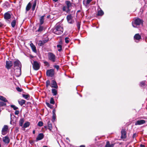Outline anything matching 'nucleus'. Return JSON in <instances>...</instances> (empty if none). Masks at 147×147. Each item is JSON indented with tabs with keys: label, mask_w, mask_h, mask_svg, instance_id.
<instances>
[{
	"label": "nucleus",
	"mask_w": 147,
	"mask_h": 147,
	"mask_svg": "<svg viewBox=\"0 0 147 147\" xmlns=\"http://www.w3.org/2000/svg\"><path fill=\"white\" fill-rule=\"evenodd\" d=\"M104 14V12L102 10V16Z\"/></svg>",
	"instance_id": "obj_55"
},
{
	"label": "nucleus",
	"mask_w": 147,
	"mask_h": 147,
	"mask_svg": "<svg viewBox=\"0 0 147 147\" xmlns=\"http://www.w3.org/2000/svg\"><path fill=\"white\" fill-rule=\"evenodd\" d=\"M16 21L15 20H13L11 23V26L12 27L14 28L16 25Z\"/></svg>",
	"instance_id": "obj_26"
},
{
	"label": "nucleus",
	"mask_w": 147,
	"mask_h": 147,
	"mask_svg": "<svg viewBox=\"0 0 147 147\" xmlns=\"http://www.w3.org/2000/svg\"><path fill=\"white\" fill-rule=\"evenodd\" d=\"M50 102L51 104H54L55 103V101L53 98H51L50 99Z\"/></svg>",
	"instance_id": "obj_39"
},
{
	"label": "nucleus",
	"mask_w": 147,
	"mask_h": 147,
	"mask_svg": "<svg viewBox=\"0 0 147 147\" xmlns=\"http://www.w3.org/2000/svg\"><path fill=\"white\" fill-rule=\"evenodd\" d=\"M15 114L18 115L19 113V111H16L15 113Z\"/></svg>",
	"instance_id": "obj_49"
},
{
	"label": "nucleus",
	"mask_w": 147,
	"mask_h": 147,
	"mask_svg": "<svg viewBox=\"0 0 147 147\" xmlns=\"http://www.w3.org/2000/svg\"><path fill=\"white\" fill-rule=\"evenodd\" d=\"M44 63H45V65H48V64H49V63H48V62H46H46H44Z\"/></svg>",
	"instance_id": "obj_51"
},
{
	"label": "nucleus",
	"mask_w": 147,
	"mask_h": 147,
	"mask_svg": "<svg viewBox=\"0 0 147 147\" xmlns=\"http://www.w3.org/2000/svg\"><path fill=\"white\" fill-rule=\"evenodd\" d=\"M25 100H18V103L21 106H22L25 102Z\"/></svg>",
	"instance_id": "obj_23"
},
{
	"label": "nucleus",
	"mask_w": 147,
	"mask_h": 147,
	"mask_svg": "<svg viewBox=\"0 0 147 147\" xmlns=\"http://www.w3.org/2000/svg\"><path fill=\"white\" fill-rule=\"evenodd\" d=\"M80 147H85V146L84 145H81L80 146Z\"/></svg>",
	"instance_id": "obj_57"
},
{
	"label": "nucleus",
	"mask_w": 147,
	"mask_h": 147,
	"mask_svg": "<svg viewBox=\"0 0 147 147\" xmlns=\"http://www.w3.org/2000/svg\"><path fill=\"white\" fill-rule=\"evenodd\" d=\"M13 64L14 67H17V69L18 70V73L17 74V76H18L21 74V63L19 60H16L14 62Z\"/></svg>",
	"instance_id": "obj_3"
},
{
	"label": "nucleus",
	"mask_w": 147,
	"mask_h": 147,
	"mask_svg": "<svg viewBox=\"0 0 147 147\" xmlns=\"http://www.w3.org/2000/svg\"><path fill=\"white\" fill-rule=\"evenodd\" d=\"M7 129H8L7 126L6 125H5L2 130V134L4 135H5L7 131Z\"/></svg>",
	"instance_id": "obj_12"
},
{
	"label": "nucleus",
	"mask_w": 147,
	"mask_h": 147,
	"mask_svg": "<svg viewBox=\"0 0 147 147\" xmlns=\"http://www.w3.org/2000/svg\"><path fill=\"white\" fill-rule=\"evenodd\" d=\"M63 11H66L68 12L69 11V9H68V8L66 6H64L63 8Z\"/></svg>",
	"instance_id": "obj_28"
},
{
	"label": "nucleus",
	"mask_w": 147,
	"mask_h": 147,
	"mask_svg": "<svg viewBox=\"0 0 147 147\" xmlns=\"http://www.w3.org/2000/svg\"><path fill=\"white\" fill-rule=\"evenodd\" d=\"M36 3V0H35L34 2V4L33 5L32 9L33 11L34 10Z\"/></svg>",
	"instance_id": "obj_27"
},
{
	"label": "nucleus",
	"mask_w": 147,
	"mask_h": 147,
	"mask_svg": "<svg viewBox=\"0 0 147 147\" xmlns=\"http://www.w3.org/2000/svg\"><path fill=\"white\" fill-rule=\"evenodd\" d=\"M4 18L7 22L9 23L10 22L9 21V20L11 18V15L9 13L7 12L5 13L4 15Z\"/></svg>",
	"instance_id": "obj_7"
},
{
	"label": "nucleus",
	"mask_w": 147,
	"mask_h": 147,
	"mask_svg": "<svg viewBox=\"0 0 147 147\" xmlns=\"http://www.w3.org/2000/svg\"><path fill=\"white\" fill-rule=\"evenodd\" d=\"M13 63L11 61H6V67L7 69H9L12 66Z\"/></svg>",
	"instance_id": "obj_10"
},
{
	"label": "nucleus",
	"mask_w": 147,
	"mask_h": 147,
	"mask_svg": "<svg viewBox=\"0 0 147 147\" xmlns=\"http://www.w3.org/2000/svg\"><path fill=\"white\" fill-rule=\"evenodd\" d=\"M45 44L44 42H43L42 40H40L39 41L38 44L40 46H42Z\"/></svg>",
	"instance_id": "obj_33"
},
{
	"label": "nucleus",
	"mask_w": 147,
	"mask_h": 147,
	"mask_svg": "<svg viewBox=\"0 0 147 147\" xmlns=\"http://www.w3.org/2000/svg\"><path fill=\"white\" fill-rule=\"evenodd\" d=\"M44 16H42L40 17V24L41 25L43 23H44Z\"/></svg>",
	"instance_id": "obj_25"
},
{
	"label": "nucleus",
	"mask_w": 147,
	"mask_h": 147,
	"mask_svg": "<svg viewBox=\"0 0 147 147\" xmlns=\"http://www.w3.org/2000/svg\"><path fill=\"white\" fill-rule=\"evenodd\" d=\"M52 91L54 95H56L57 94V91L55 89H52Z\"/></svg>",
	"instance_id": "obj_31"
},
{
	"label": "nucleus",
	"mask_w": 147,
	"mask_h": 147,
	"mask_svg": "<svg viewBox=\"0 0 147 147\" xmlns=\"http://www.w3.org/2000/svg\"><path fill=\"white\" fill-rule=\"evenodd\" d=\"M23 97L26 99H28L30 97V96L29 94H22Z\"/></svg>",
	"instance_id": "obj_29"
},
{
	"label": "nucleus",
	"mask_w": 147,
	"mask_h": 147,
	"mask_svg": "<svg viewBox=\"0 0 147 147\" xmlns=\"http://www.w3.org/2000/svg\"><path fill=\"white\" fill-rule=\"evenodd\" d=\"M16 89L19 92H21L22 90V89H21L19 87H16Z\"/></svg>",
	"instance_id": "obj_41"
},
{
	"label": "nucleus",
	"mask_w": 147,
	"mask_h": 147,
	"mask_svg": "<svg viewBox=\"0 0 147 147\" xmlns=\"http://www.w3.org/2000/svg\"><path fill=\"white\" fill-rule=\"evenodd\" d=\"M25 128L24 127V126L22 128V129L23 130H25Z\"/></svg>",
	"instance_id": "obj_56"
},
{
	"label": "nucleus",
	"mask_w": 147,
	"mask_h": 147,
	"mask_svg": "<svg viewBox=\"0 0 147 147\" xmlns=\"http://www.w3.org/2000/svg\"><path fill=\"white\" fill-rule=\"evenodd\" d=\"M114 144H110V142L108 141L107 142L106 144L105 145V147H114Z\"/></svg>",
	"instance_id": "obj_17"
},
{
	"label": "nucleus",
	"mask_w": 147,
	"mask_h": 147,
	"mask_svg": "<svg viewBox=\"0 0 147 147\" xmlns=\"http://www.w3.org/2000/svg\"><path fill=\"white\" fill-rule=\"evenodd\" d=\"M50 81L48 80L46 81V86L47 87H48V86L50 85Z\"/></svg>",
	"instance_id": "obj_44"
},
{
	"label": "nucleus",
	"mask_w": 147,
	"mask_h": 147,
	"mask_svg": "<svg viewBox=\"0 0 147 147\" xmlns=\"http://www.w3.org/2000/svg\"><path fill=\"white\" fill-rule=\"evenodd\" d=\"M67 20L68 22L70 24H72L74 20H72V16L71 15H68L67 16Z\"/></svg>",
	"instance_id": "obj_11"
},
{
	"label": "nucleus",
	"mask_w": 147,
	"mask_h": 147,
	"mask_svg": "<svg viewBox=\"0 0 147 147\" xmlns=\"http://www.w3.org/2000/svg\"><path fill=\"white\" fill-rule=\"evenodd\" d=\"M30 125V123L29 122H27L25 123L24 125V127H27L29 126Z\"/></svg>",
	"instance_id": "obj_30"
},
{
	"label": "nucleus",
	"mask_w": 147,
	"mask_h": 147,
	"mask_svg": "<svg viewBox=\"0 0 147 147\" xmlns=\"http://www.w3.org/2000/svg\"><path fill=\"white\" fill-rule=\"evenodd\" d=\"M121 139H125L126 138V132L125 129H122L121 131Z\"/></svg>",
	"instance_id": "obj_9"
},
{
	"label": "nucleus",
	"mask_w": 147,
	"mask_h": 147,
	"mask_svg": "<svg viewBox=\"0 0 147 147\" xmlns=\"http://www.w3.org/2000/svg\"><path fill=\"white\" fill-rule=\"evenodd\" d=\"M32 64L33 68L34 70H36L39 69L40 65L39 63L37 61H34Z\"/></svg>",
	"instance_id": "obj_5"
},
{
	"label": "nucleus",
	"mask_w": 147,
	"mask_h": 147,
	"mask_svg": "<svg viewBox=\"0 0 147 147\" xmlns=\"http://www.w3.org/2000/svg\"><path fill=\"white\" fill-rule=\"evenodd\" d=\"M66 140H69V139L68 138H66Z\"/></svg>",
	"instance_id": "obj_61"
},
{
	"label": "nucleus",
	"mask_w": 147,
	"mask_h": 147,
	"mask_svg": "<svg viewBox=\"0 0 147 147\" xmlns=\"http://www.w3.org/2000/svg\"><path fill=\"white\" fill-rule=\"evenodd\" d=\"M136 136V134H133V138H134Z\"/></svg>",
	"instance_id": "obj_53"
},
{
	"label": "nucleus",
	"mask_w": 147,
	"mask_h": 147,
	"mask_svg": "<svg viewBox=\"0 0 147 147\" xmlns=\"http://www.w3.org/2000/svg\"><path fill=\"white\" fill-rule=\"evenodd\" d=\"M65 42L66 43H67L69 42L70 39L68 37H65Z\"/></svg>",
	"instance_id": "obj_38"
},
{
	"label": "nucleus",
	"mask_w": 147,
	"mask_h": 147,
	"mask_svg": "<svg viewBox=\"0 0 147 147\" xmlns=\"http://www.w3.org/2000/svg\"><path fill=\"white\" fill-rule=\"evenodd\" d=\"M53 1H55V2H56L58 1V0H53Z\"/></svg>",
	"instance_id": "obj_58"
},
{
	"label": "nucleus",
	"mask_w": 147,
	"mask_h": 147,
	"mask_svg": "<svg viewBox=\"0 0 147 147\" xmlns=\"http://www.w3.org/2000/svg\"><path fill=\"white\" fill-rule=\"evenodd\" d=\"M43 124V122L41 121H40L38 123V126L41 127L42 126Z\"/></svg>",
	"instance_id": "obj_40"
},
{
	"label": "nucleus",
	"mask_w": 147,
	"mask_h": 147,
	"mask_svg": "<svg viewBox=\"0 0 147 147\" xmlns=\"http://www.w3.org/2000/svg\"><path fill=\"white\" fill-rule=\"evenodd\" d=\"M51 86L52 88H58V86L56 82L54 80L52 81V83Z\"/></svg>",
	"instance_id": "obj_15"
},
{
	"label": "nucleus",
	"mask_w": 147,
	"mask_h": 147,
	"mask_svg": "<svg viewBox=\"0 0 147 147\" xmlns=\"http://www.w3.org/2000/svg\"><path fill=\"white\" fill-rule=\"evenodd\" d=\"M65 3L67 5L66 7H67L68 9H69L70 7L71 6V4L70 1H66Z\"/></svg>",
	"instance_id": "obj_22"
},
{
	"label": "nucleus",
	"mask_w": 147,
	"mask_h": 147,
	"mask_svg": "<svg viewBox=\"0 0 147 147\" xmlns=\"http://www.w3.org/2000/svg\"><path fill=\"white\" fill-rule=\"evenodd\" d=\"M24 122V120L23 119H21L20 121V123H19V125H20L22 126L23 123Z\"/></svg>",
	"instance_id": "obj_32"
},
{
	"label": "nucleus",
	"mask_w": 147,
	"mask_h": 147,
	"mask_svg": "<svg viewBox=\"0 0 147 147\" xmlns=\"http://www.w3.org/2000/svg\"><path fill=\"white\" fill-rule=\"evenodd\" d=\"M44 137V135L42 133L39 134L36 138V141L40 140H42Z\"/></svg>",
	"instance_id": "obj_14"
},
{
	"label": "nucleus",
	"mask_w": 147,
	"mask_h": 147,
	"mask_svg": "<svg viewBox=\"0 0 147 147\" xmlns=\"http://www.w3.org/2000/svg\"><path fill=\"white\" fill-rule=\"evenodd\" d=\"M80 23L79 22H78L77 24V26L78 29H79L80 28Z\"/></svg>",
	"instance_id": "obj_47"
},
{
	"label": "nucleus",
	"mask_w": 147,
	"mask_h": 147,
	"mask_svg": "<svg viewBox=\"0 0 147 147\" xmlns=\"http://www.w3.org/2000/svg\"><path fill=\"white\" fill-rule=\"evenodd\" d=\"M31 5L30 3H29L26 8V13H27V11H29L30 9Z\"/></svg>",
	"instance_id": "obj_20"
},
{
	"label": "nucleus",
	"mask_w": 147,
	"mask_h": 147,
	"mask_svg": "<svg viewBox=\"0 0 147 147\" xmlns=\"http://www.w3.org/2000/svg\"><path fill=\"white\" fill-rule=\"evenodd\" d=\"M143 21L138 18H135L132 22V24L134 28H137V26L142 25Z\"/></svg>",
	"instance_id": "obj_1"
},
{
	"label": "nucleus",
	"mask_w": 147,
	"mask_h": 147,
	"mask_svg": "<svg viewBox=\"0 0 147 147\" xmlns=\"http://www.w3.org/2000/svg\"><path fill=\"white\" fill-rule=\"evenodd\" d=\"M146 123V121L144 120H140L137 121L135 123V125H140L144 124Z\"/></svg>",
	"instance_id": "obj_8"
},
{
	"label": "nucleus",
	"mask_w": 147,
	"mask_h": 147,
	"mask_svg": "<svg viewBox=\"0 0 147 147\" xmlns=\"http://www.w3.org/2000/svg\"><path fill=\"white\" fill-rule=\"evenodd\" d=\"M54 67L56 68L57 70H58L59 68V66L58 65H55L54 66Z\"/></svg>",
	"instance_id": "obj_48"
},
{
	"label": "nucleus",
	"mask_w": 147,
	"mask_h": 147,
	"mask_svg": "<svg viewBox=\"0 0 147 147\" xmlns=\"http://www.w3.org/2000/svg\"><path fill=\"white\" fill-rule=\"evenodd\" d=\"M136 41V42H138L137 41Z\"/></svg>",
	"instance_id": "obj_62"
},
{
	"label": "nucleus",
	"mask_w": 147,
	"mask_h": 147,
	"mask_svg": "<svg viewBox=\"0 0 147 147\" xmlns=\"http://www.w3.org/2000/svg\"><path fill=\"white\" fill-rule=\"evenodd\" d=\"M33 134H34L35 133V130H33Z\"/></svg>",
	"instance_id": "obj_59"
},
{
	"label": "nucleus",
	"mask_w": 147,
	"mask_h": 147,
	"mask_svg": "<svg viewBox=\"0 0 147 147\" xmlns=\"http://www.w3.org/2000/svg\"><path fill=\"white\" fill-rule=\"evenodd\" d=\"M43 147H48L47 146H43Z\"/></svg>",
	"instance_id": "obj_60"
},
{
	"label": "nucleus",
	"mask_w": 147,
	"mask_h": 147,
	"mask_svg": "<svg viewBox=\"0 0 147 147\" xmlns=\"http://www.w3.org/2000/svg\"><path fill=\"white\" fill-rule=\"evenodd\" d=\"M46 104H47V105L49 107H50V108H52V105H50L49 103L47 102V103H46Z\"/></svg>",
	"instance_id": "obj_45"
},
{
	"label": "nucleus",
	"mask_w": 147,
	"mask_h": 147,
	"mask_svg": "<svg viewBox=\"0 0 147 147\" xmlns=\"http://www.w3.org/2000/svg\"><path fill=\"white\" fill-rule=\"evenodd\" d=\"M0 100H2L4 102H7V100L6 98L3 96H0Z\"/></svg>",
	"instance_id": "obj_24"
},
{
	"label": "nucleus",
	"mask_w": 147,
	"mask_h": 147,
	"mask_svg": "<svg viewBox=\"0 0 147 147\" xmlns=\"http://www.w3.org/2000/svg\"><path fill=\"white\" fill-rule=\"evenodd\" d=\"M3 141L5 143H8L9 142V140L8 137L6 136L3 138Z\"/></svg>",
	"instance_id": "obj_18"
},
{
	"label": "nucleus",
	"mask_w": 147,
	"mask_h": 147,
	"mask_svg": "<svg viewBox=\"0 0 147 147\" xmlns=\"http://www.w3.org/2000/svg\"><path fill=\"white\" fill-rule=\"evenodd\" d=\"M3 26V24L1 22H0V27H2Z\"/></svg>",
	"instance_id": "obj_54"
},
{
	"label": "nucleus",
	"mask_w": 147,
	"mask_h": 147,
	"mask_svg": "<svg viewBox=\"0 0 147 147\" xmlns=\"http://www.w3.org/2000/svg\"><path fill=\"white\" fill-rule=\"evenodd\" d=\"M43 28L42 26H40L38 29V32H40L42 31L43 30Z\"/></svg>",
	"instance_id": "obj_37"
},
{
	"label": "nucleus",
	"mask_w": 147,
	"mask_h": 147,
	"mask_svg": "<svg viewBox=\"0 0 147 147\" xmlns=\"http://www.w3.org/2000/svg\"><path fill=\"white\" fill-rule=\"evenodd\" d=\"M48 57L49 59L53 62L56 61V58L55 55L53 53H48Z\"/></svg>",
	"instance_id": "obj_4"
},
{
	"label": "nucleus",
	"mask_w": 147,
	"mask_h": 147,
	"mask_svg": "<svg viewBox=\"0 0 147 147\" xmlns=\"http://www.w3.org/2000/svg\"><path fill=\"white\" fill-rule=\"evenodd\" d=\"M11 108H13V109L15 110H16L17 109H18V108L17 107H16L14 105H11Z\"/></svg>",
	"instance_id": "obj_34"
},
{
	"label": "nucleus",
	"mask_w": 147,
	"mask_h": 147,
	"mask_svg": "<svg viewBox=\"0 0 147 147\" xmlns=\"http://www.w3.org/2000/svg\"><path fill=\"white\" fill-rule=\"evenodd\" d=\"M92 0H84L83 1V4L86 6H88Z\"/></svg>",
	"instance_id": "obj_16"
},
{
	"label": "nucleus",
	"mask_w": 147,
	"mask_h": 147,
	"mask_svg": "<svg viewBox=\"0 0 147 147\" xmlns=\"http://www.w3.org/2000/svg\"><path fill=\"white\" fill-rule=\"evenodd\" d=\"M57 47L59 49H58V51H60L61 50V48H62V46L61 45H57Z\"/></svg>",
	"instance_id": "obj_35"
},
{
	"label": "nucleus",
	"mask_w": 147,
	"mask_h": 147,
	"mask_svg": "<svg viewBox=\"0 0 147 147\" xmlns=\"http://www.w3.org/2000/svg\"><path fill=\"white\" fill-rule=\"evenodd\" d=\"M46 74L48 76L52 77L54 74V70L52 69L47 70L46 72Z\"/></svg>",
	"instance_id": "obj_6"
},
{
	"label": "nucleus",
	"mask_w": 147,
	"mask_h": 147,
	"mask_svg": "<svg viewBox=\"0 0 147 147\" xmlns=\"http://www.w3.org/2000/svg\"><path fill=\"white\" fill-rule=\"evenodd\" d=\"M48 41V40H42L43 42H44V43H45L47 42Z\"/></svg>",
	"instance_id": "obj_50"
},
{
	"label": "nucleus",
	"mask_w": 147,
	"mask_h": 147,
	"mask_svg": "<svg viewBox=\"0 0 147 147\" xmlns=\"http://www.w3.org/2000/svg\"><path fill=\"white\" fill-rule=\"evenodd\" d=\"M48 127V129L50 130H51L52 128V125L51 124V123L50 121H48L47 122Z\"/></svg>",
	"instance_id": "obj_21"
},
{
	"label": "nucleus",
	"mask_w": 147,
	"mask_h": 147,
	"mask_svg": "<svg viewBox=\"0 0 147 147\" xmlns=\"http://www.w3.org/2000/svg\"><path fill=\"white\" fill-rule=\"evenodd\" d=\"M145 84V81H143L141 82L140 84V86H143Z\"/></svg>",
	"instance_id": "obj_42"
},
{
	"label": "nucleus",
	"mask_w": 147,
	"mask_h": 147,
	"mask_svg": "<svg viewBox=\"0 0 147 147\" xmlns=\"http://www.w3.org/2000/svg\"><path fill=\"white\" fill-rule=\"evenodd\" d=\"M53 120H54L55 118V111L54 110L53 111Z\"/></svg>",
	"instance_id": "obj_43"
},
{
	"label": "nucleus",
	"mask_w": 147,
	"mask_h": 147,
	"mask_svg": "<svg viewBox=\"0 0 147 147\" xmlns=\"http://www.w3.org/2000/svg\"><path fill=\"white\" fill-rule=\"evenodd\" d=\"M97 15L98 16L101 15V10H98V11Z\"/></svg>",
	"instance_id": "obj_46"
},
{
	"label": "nucleus",
	"mask_w": 147,
	"mask_h": 147,
	"mask_svg": "<svg viewBox=\"0 0 147 147\" xmlns=\"http://www.w3.org/2000/svg\"><path fill=\"white\" fill-rule=\"evenodd\" d=\"M63 28L60 26L56 25L53 30V32L55 34L59 35L63 33Z\"/></svg>",
	"instance_id": "obj_2"
},
{
	"label": "nucleus",
	"mask_w": 147,
	"mask_h": 147,
	"mask_svg": "<svg viewBox=\"0 0 147 147\" xmlns=\"http://www.w3.org/2000/svg\"><path fill=\"white\" fill-rule=\"evenodd\" d=\"M6 104L5 103V102H0V106H5Z\"/></svg>",
	"instance_id": "obj_36"
},
{
	"label": "nucleus",
	"mask_w": 147,
	"mask_h": 147,
	"mask_svg": "<svg viewBox=\"0 0 147 147\" xmlns=\"http://www.w3.org/2000/svg\"><path fill=\"white\" fill-rule=\"evenodd\" d=\"M30 46L33 51L34 52L36 53V48L35 46L32 43L30 44Z\"/></svg>",
	"instance_id": "obj_19"
},
{
	"label": "nucleus",
	"mask_w": 147,
	"mask_h": 147,
	"mask_svg": "<svg viewBox=\"0 0 147 147\" xmlns=\"http://www.w3.org/2000/svg\"><path fill=\"white\" fill-rule=\"evenodd\" d=\"M140 147H145V146L144 145L141 144L140 145Z\"/></svg>",
	"instance_id": "obj_52"
},
{
	"label": "nucleus",
	"mask_w": 147,
	"mask_h": 147,
	"mask_svg": "<svg viewBox=\"0 0 147 147\" xmlns=\"http://www.w3.org/2000/svg\"><path fill=\"white\" fill-rule=\"evenodd\" d=\"M141 38V36L139 34H136L134 36V39L135 40H139Z\"/></svg>",
	"instance_id": "obj_13"
}]
</instances>
